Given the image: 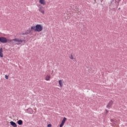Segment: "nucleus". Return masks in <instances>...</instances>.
<instances>
[{
	"instance_id": "obj_2",
	"label": "nucleus",
	"mask_w": 127,
	"mask_h": 127,
	"mask_svg": "<svg viewBox=\"0 0 127 127\" xmlns=\"http://www.w3.org/2000/svg\"><path fill=\"white\" fill-rule=\"evenodd\" d=\"M32 29H33L34 31L40 32L43 30V27L40 24H37L35 26H32Z\"/></svg>"
},
{
	"instance_id": "obj_6",
	"label": "nucleus",
	"mask_w": 127,
	"mask_h": 127,
	"mask_svg": "<svg viewBox=\"0 0 127 127\" xmlns=\"http://www.w3.org/2000/svg\"><path fill=\"white\" fill-rule=\"evenodd\" d=\"M66 119L65 117H64L63 118V120H62V123L60 125V127H63V126H64V124H65V122H66Z\"/></svg>"
},
{
	"instance_id": "obj_12",
	"label": "nucleus",
	"mask_w": 127,
	"mask_h": 127,
	"mask_svg": "<svg viewBox=\"0 0 127 127\" xmlns=\"http://www.w3.org/2000/svg\"><path fill=\"white\" fill-rule=\"evenodd\" d=\"M17 124H18V125H19V126H21V125H22V124H23V122L22 121V120H20L18 121Z\"/></svg>"
},
{
	"instance_id": "obj_17",
	"label": "nucleus",
	"mask_w": 127,
	"mask_h": 127,
	"mask_svg": "<svg viewBox=\"0 0 127 127\" xmlns=\"http://www.w3.org/2000/svg\"><path fill=\"white\" fill-rule=\"evenodd\" d=\"M48 127H51V124L48 125Z\"/></svg>"
},
{
	"instance_id": "obj_9",
	"label": "nucleus",
	"mask_w": 127,
	"mask_h": 127,
	"mask_svg": "<svg viewBox=\"0 0 127 127\" xmlns=\"http://www.w3.org/2000/svg\"><path fill=\"white\" fill-rule=\"evenodd\" d=\"M10 124L11 126H12V127H17V125H16V123H14L13 121H11L10 122Z\"/></svg>"
},
{
	"instance_id": "obj_18",
	"label": "nucleus",
	"mask_w": 127,
	"mask_h": 127,
	"mask_svg": "<svg viewBox=\"0 0 127 127\" xmlns=\"http://www.w3.org/2000/svg\"><path fill=\"white\" fill-rule=\"evenodd\" d=\"M108 113V110H106V113Z\"/></svg>"
},
{
	"instance_id": "obj_11",
	"label": "nucleus",
	"mask_w": 127,
	"mask_h": 127,
	"mask_svg": "<svg viewBox=\"0 0 127 127\" xmlns=\"http://www.w3.org/2000/svg\"><path fill=\"white\" fill-rule=\"evenodd\" d=\"M0 57L2 58L3 57V54H2V48H0Z\"/></svg>"
},
{
	"instance_id": "obj_3",
	"label": "nucleus",
	"mask_w": 127,
	"mask_h": 127,
	"mask_svg": "<svg viewBox=\"0 0 127 127\" xmlns=\"http://www.w3.org/2000/svg\"><path fill=\"white\" fill-rule=\"evenodd\" d=\"M0 42L1 43H7V42H10V40L7 39L6 37H0Z\"/></svg>"
},
{
	"instance_id": "obj_10",
	"label": "nucleus",
	"mask_w": 127,
	"mask_h": 127,
	"mask_svg": "<svg viewBox=\"0 0 127 127\" xmlns=\"http://www.w3.org/2000/svg\"><path fill=\"white\" fill-rule=\"evenodd\" d=\"M39 2L41 4H43V5H45V4H46V2L45 0H39Z\"/></svg>"
},
{
	"instance_id": "obj_14",
	"label": "nucleus",
	"mask_w": 127,
	"mask_h": 127,
	"mask_svg": "<svg viewBox=\"0 0 127 127\" xmlns=\"http://www.w3.org/2000/svg\"><path fill=\"white\" fill-rule=\"evenodd\" d=\"M45 80L46 81H49L50 80V76L49 75H47L46 78H45Z\"/></svg>"
},
{
	"instance_id": "obj_8",
	"label": "nucleus",
	"mask_w": 127,
	"mask_h": 127,
	"mask_svg": "<svg viewBox=\"0 0 127 127\" xmlns=\"http://www.w3.org/2000/svg\"><path fill=\"white\" fill-rule=\"evenodd\" d=\"M113 103H114L113 102V101H110L109 103L107 104L106 108H107V109H110V108H111V107H112V105H113Z\"/></svg>"
},
{
	"instance_id": "obj_1",
	"label": "nucleus",
	"mask_w": 127,
	"mask_h": 127,
	"mask_svg": "<svg viewBox=\"0 0 127 127\" xmlns=\"http://www.w3.org/2000/svg\"><path fill=\"white\" fill-rule=\"evenodd\" d=\"M10 42H11L12 44H17V45L23 44V45H24V44H25V40H21V39L19 38H15L13 40H10Z\"/></svg>"
},
{
	"instance_id": "obj_5",
	"label": "nucleus",
	"mask_w": 127,
	"mask_h": 127,
	"mask_svg": "<svg viewBox=\"0 0 127 127\" xmlns=\"http://www.w3.org/2000/svg\"><path fill=\"white\" fill-rule=\"evenodd\" d=\"M39 11L41 12L43 15H44L45 11H44V8L42 6H40L39 8Z\"/></svg>"
},
{
	"instance_id": "obj_16",
	"label": "nucleus",
	"mask_w": 127,
	"mask_h": 127,
	"mask_svg": "<svg viewBox=\"0 0 127 127\" xmlns=\"http://www.w3.org/2000/svg\"><path fill=\"white\" fill-rule=\"evenodd\" d=\"M5 78L7 80V79H8V76L7 75H5Z\"/></svg>"
},
{
	"instance_id": "obj_7",
	"label": "nucleus",
	"mask_w": 127,
	"mask_h": 127,
	"mask_svg": "<svg viewBox=\"0 0 127 127\" xmlns=\"http://www.w3.org/2000/svg\"><path fill=\"white\" fill-rule=\"evenodd\" d=\"M26 113H27L28 114H30L31 115L33 114V110L31 108H29L26 110Z\"/></svg>"
},
{
	"instance_id": "obj_13",
	"label": "nucleus",
	"mask_w": 127,
	"mask_h": 127,
	"mask_svg": "<svg viewBox=\"0 0 127 127\" xmlns=\"http://www.w3.org/2000/svg\"><path fill=\"white\" fill-rule=\"evenodd\" d=\"M59 84L60 87H63V83H62V80H59Z\"/></svg>"
},
{
	"instance_id": "obj_15",
	"label": "nucleus",
	"mask_w": 127,
	"mask_h": 127,
	"mask_svg": "<svg viewBox=\"0 0 127 127\" xmlns=\"http://www.w3.org/2000/svg\"><path fill=\"white\" fill-rule=\"evenodd\" d=\"M69 58L71 60H73V59H74V57H73V55H70Z\"/></svg>"
},
{
	"instance_id": "obj_4",
	"label": "nucleus",
	"mask_w": 127,
	"mask_h": 127,
	"mask_svg": "<svg viewBox=\"0 0 127 127\" xmlns=\"http://www.w3.org/2000/svg\"><path fill=\"white\" fill-rule=\"evenodd\" d=\"M32 30H34L33 29H32V26L31 28H29L28 30H27V31L24 33V34H30V33H32Z\"/></svg>"
},
{
	"instance_id": "obj_19",
	"label": "nucleus",
	"mask_w": 127,
	"mask_h": 127,
	"mask_svg": "<svg viewBox=\"0 0 127 127\" xmlns=\"http://www.w3.org/2000/svg\"><path fill=\"white\" fill-rule=\"evenodd\" d=\"M119 9H121V8H119Z\"/></svg>"
}]
</instances>
